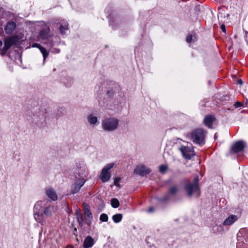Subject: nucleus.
Segmentation results:
<instances>
[{"label": "nucleus", "mask_w": 248, "mask_h": 248, "mask_svg": "<svg viewBox=\"0 0 248 248\" xmlns=\"http://www.w3.org/2000/svg\"><path fill=\"white\" fill-rule=\"evenodd\" d=\"M192 184H194L195 185H197V186L199 185V176L198 175H196L195 176L193 182L192 183Z\"/></svg>", "instance_id": "32"}, {"label": "nucleus", "mask_w": 248, "mask_h": 248, "mask_svg": "<svg viewBox=\"0 0 248 248\" xmlns=\"http://www.w3.org/2000/svg\"><path fill=\"white\" fill-rule=\"evenodd\" d=\"M32 47H37L38 48H39V49L41 48V47H42V46H41L40 45H39V44L38 43H33L32 45Z\"/></svg>", "instance_id": "34"}, {"label": "nucleus", "mask_w": 248, "mask_h": 248, "mask_svg": "<svg viewBox=\"0 0 248 248\" xmlns=\"http://www.w3.org/2000/svg\"><path fill=\"white\" fill-rule=\"evenodd\" d=\"M151 171V170L147 168L146 166L141 165L137 166L134 170V173L136 174H138L140 176H145Z\"/></svg>", "instance_id": "9"}, {"label": "nucleus", "mask_w": 248, "mask_h": 248, "mask_svg": "<svg viewBox=\"0 0 248 248\" xmlns=\"http://www.w3.org/2000/svg\"><path fill=\"white\" fill-rule=\"evenodd\" d=\"M243 104L240 102H236L234 104V107L235 108H237L242 106Z\"/></svg>", "instance_id": "35"}, {"label": "nucleus", "mask_w": 248, "mask_h": 248, "mask_svg": "<svg viewBox=\"0 0 248 248\" xmlns=\"http://www.w3.org/2000/svg\"><path fill=\"white\" fill-rule=\"evenodd\" d=\"M111 205L115 208H118L120 205L119 201L116 198H113L111 200Z\"/></svg>", "instance_id": "27"}, {"label": "nucleus", "mask_w": 248, "mask_h": 248, "mask_svg": "<svg viewBox=\"0 0 248 248\" xmlns=\"http://www.w3.org/2000/svg\"><path fill=\"white\" fill-rule=\"evenodd\" d=\"M2 44H3L2 41L0 40V47H1L2 46Z\"/></svg>", "instance_id": "40"}, {"label": "nucleus", "mask_w": 248, "mask_h": 248, "mask_svg": "<svg viewBox=\"0 0 248 248\" xmlns=\"http://www.w3.org/2000/svg\"><path fill=\"white\" fill-rule=\"evenodd\" d=\"M180 150L183 157L186 159H190L192 157L195 155L193 146L191 145L182 146Z\"/></svg>", "instance_id": "7"}, {"label": "nucleus", "mask_w": 248, "mask_h": 248, "mask_svg": "<svg viewBox=\"0 0 248 248\" xmlns=\"http://www.w3.org/2000/svg\"><path fill=\"white\" fill-rule=\"evenodd\" d=\"M119 125V120L114 117H110L104 119L101 123L102 129L107 132H112L116 131Z\"/></svg>", "instance_id": "1"}, {"label": "nucleus", "mask_w": 248, "mask_h": 248, "mask_svg": "<svg viewBox=\"0 0 248 248\" xmlns=\"http://www.w3.org/2000/svg\"><path fill=\"white\" fill-rule=\"evenodd\" d=\"M38 37L39 39L44 40V43L50 47L55 45L50 35V28L48 26L45 27L40 31Z\"/></svg>", "instance_id": "3"}, {"label": "nucleus", "mask_w": 248, "mask_h": 248, "mask_svg": "<svg viewBox=\"0 0 248 248\" xmlns=\"http://www.w3.org/2000/svg\"><path fill=\"white\" fill-rule=\"evenodd\" d=\"M85 183V180L84 179H79L74 184L72 187L71 192L72 194H76L78 192L81 187L83 186Z\"/></svg>", "instance_id": "11"}, {"label": "nucleus", "mask_w": 248, "mask_h": 248, "mask_svg": "<svg viewBox=\"0 0 248 248\" xmlns=\"http://www.w3.org/2000/svg\"><path fill=\"white\" fill-rule=\"evenodd\" d=\"M18 42V38L16 36H12L5 39L4 46L0 49V54L3 56L7 50L13 45H16Z\"/></svg>", "instance_id": "5"}, {"label": "nucleus", "mask_w": 248, "mask_h": 248, "mask_svg": "<svg viewBox=\"0 0 248 248\" xmlns=\"http://www.w3.org/2000/svg\"><path fill=\"white\" fill-rule=\"evenodd\" d=\"M184 188L189 197H191L194 193L199 192L200 189L199 186L191 183H188L185 185Z\"/></svg>", "instance_id": "8"}, {"label": "nucleus", "mask_w": 248, "mask_h": 248, "mask_svg": "<svg viewBox=\"0 0 248 248\" xmlns=\"http://www.w3.org/2000/svg\"><path fill=\"white\" fill-rule=\"evenodd\" d=\"M16 24L14 22H10L7 23L6 26L5 27V31L7 33L11 34L14 31L16 28Z\"/></svg>", "instance_id": "19"}, {"label": "nucleus", "mask_w": 248, "mask_h": 248, "mask_svg": "<svg viewBox=\"0 0 248 248\" xmlns=\"http://www.w3.org/2000/svg\"><path fill=\"white\" fill-rule=\"evenodd\" d=\"M46 194L47 197L55 201L58 199V196L56 193L52 189H48L46 191Z\"/></svg>", "instance_id": "20"}, {"label": "nucleus", "mask_w": 248, "mask_h": 248, "mask_svg": "<svg viewBox=\"0 0 248 248\" xmlns=\"http://www.w3.org/2000/svg\"><path fill=\"white\" fill-rule=\"evenodd\" d=\"M100 220L102 222H107L108 220V216L106 214H102L100 216Z\"/></svg>", "instance_id": "29"}, {"label": "nucleus", "mask_w": 248, "mask_h": 248, "mask_svg": "<svg viewBox=\"0 0 248 248\" xmlns=\"http://www.w3.org/2000/svg\"><path fill=\"white\" fill-rule=\"evenodd\" d=\"M85 219L89 226H90L93 218L92 214L88 205L86 204L84 208Z\"/></svg>", "instance_id": "12"}, {"label": "nucleus", "mask_w": 248, "mask_h": 248, "mask_svg": "<svg viewBox=\"0 0 248 248\" xmlns=\"http://www.w3.org/2000/svg\"><path fill=\"white\" fill-rule=\"evenodd\" d=\"M205 131L202 128L197 129L190 134L192 141L198 144H202L204 140Z\"/></svg>", "instance_id": "4"}, {"label": "nucleus", "mask_w": 248, "mask_h": 248, "mask_svg": "<svg viewBox=\"0 0 248 248\" xmlns=\"http://www.w3.org/2000/svg\"><path fill=\"white\" fill-rule=\"evenodd\" d=\"M217 227V231L219 232H222L224 230L223 227L221 226H218V225H217L216 226Z\"/></svg>", "instance_id": "36"}, {"label": "nucleus", "mask_w": 248, "mask_h": 248, "mask_svg": "<svg viewBox=\"0 0 248 248\" xmlns=\"http://www.w3.org/2000/svg\"><path fill=\"white\" fill-rule=\"evenodd\" d=\"M114 166V163H109L107 164L101 171L100 178L102 182L105 183L108 182L111 177V174L109 170Z\"/></svg>", "instance_id": "6"}, {"label": "nucleus", "mask_w": 248, "mask_h": 248, "mask_svg": "<svg viewBox=\"0 0 248 248\" xmlns=\"http://www.w3.org/2000/svg\"><path fill=\"white\" fill-rule=\"evenodd\" d=\"M167 169L168 167L166 165H162L159 167V171L162 173H164Z\"/></svg>", "instance_id": "30"}, {"label": "nucleus", "mask_w": 248, "mask_h": 248, "mask_svg": "<svg viewBox=\"0 0 248 248\" xmlns=\"http://www.w3.org/2000/svg\"><path fill=\"white\" fill-rule=\"evenodd\" d=\"M237 83L239 85H242L243 84V81L242 79H239L237 80Z\"/></svg>", "instance_id": "38"}, {"label": "nucleus", "mask_w": 248, "mask_h": 248, "mask_svg": "<svg viewBox=\"0 0 248 248\" xmlns=\"http://www.w3.org/2000/svg\"><path fill=\"white\" fill-rule=\"evenodd\" d=\"M77 216L78 220L79 225L80 226H83V217H82V215L78 211L77 213Z\"/></svg>", "instance_id": "28"}, {"label": "nucleus", "mask_w": 248, "mask_h": 248, "mask_svg": "<svg viewBox=\"0 0 248 248\" xmlns=\"http://www.w3.org/2000/svg\"><path fill=\"white\" fill-rule=\"evenodd\" d=\"M31 119L32 123L36 124H40L42 123L44 121L45 119V116L43 112L39 111L37 113L33 114L31 118Z\"/></svg>", "instance_id": "10"}, {"label": "nucleus", "mask_w": 248, "mask_h": 248, "mask_svg": "<svg viewBox=\"0 0 248 248\" xmlns=\"http://www.w3.org/2000/svg\"><path fill=\"white\" fill-rule=\"evenodd\" d=\"M40 50L43 56V64H44L46 59L49 55V52L46 50V49L45 47L43 46L41 47V49H40Z\"/></svg>", "instance_id": "25"}, {"label": "nucleus", "mask_w": 248, "mask_h": 248, "mask_svg": "<svg viewBox=\"0 0 248 248\" xmlns=\"http://www.w3.org/2000/svg\"><path fill=\"white\" fill-rule=\"evenodd\" d=\"M45 208L44 202L42 201L37 202L33 207V216L35 220L38 223H42L44 220L43 211Z\"/></svg>", "instance_id": "2"}, {"label": "nucleus", "mask_w": 248, "mask_h": 248, "mask_svg": "<svg viewBox=\"0 0 248 248\" xmlns=\"http://www.w3.org/2000/svg\"><path fill=\"white\" fill-rule=\"evenodd\" d=\"M184 181H185V182H188V181L187 180H185Z\"/></svg>", "instance_id": "42"}, {"label": "nucleus", "mask_w": 248, "mask_h": 248, "mask_svg": "<svg viewBox=\"0 0 248 248\" xmlns=\"http://www.w3.org/2000/svg\"><path fill=\"white\" fill-rule=\"evenodd\" d=\"M123 218V215L122 214H117L112 216V219L115 223L120 222Z\"/></svg>", "instance_id": "24"}, {"label": "nucleus", "mask_w": 248, "mask_h": 248, "mask_svg": "<svg viewBox=\"0 0 248 248\" xmlns=\"http://www.w3.org/2000/svg\"><path fill=\"white\" fill-rule=\"evenodd\" d=\"M87 120L88 122L91 124H95L98 121L97 117L94 116L92 114H90L87 117Z\"/></svg>", "instance_id": "23"}, {"label": "nucleus", "mask_w": 248, "mask_h": 248, "mask_svg": "<svg viewBox=\"0 0 248 248\" xmlns=\"http://www.w3.org/2000/svg\"><path fill=\"white\" fill-rule=\"evenodd\" d=\"M154 210V208L153 207H150L149 209H148V212H152V211H153Z\"/></svg>", "instance_id": "39"}, {"label": "nucleus", "mask_w": 248, "mask_h": 248, "mask_svg": "<svg viewBox=\"0 0 248 248\" xmlns=\"http://www.w3.org/2000/svg\"><path fill=\"white\" fill-rule=\"evenodd\" d=\"M238 219V217L236 215H231L229 216L223 222L224 226H230L234 223Z\"/></svg>", "instance_id": "16"}, {"label": "nucleus", "mask_w": 248, "mask_h": 248, "mask_svg": "<svg viewBox=\"0 0 248 248\" xmlns=\"http://www.w3.org/2000/svg\"><path fill=\"white\" fill-rule=\"evenodd\" d=\"M68 30V24L66 21H63L60 23L59 27V31L62 34L65 33L66 31Z\"/></svg>", "instance_id": "21"}, {"label": "nucleus", "mask_w": 248, "mask_h": 248, "mask_svg": "<svg viewBox=\"0 0 248 248\" xmlns=\"http://www.w3.org/2000/svg\"><path fill=\"white\" fill-rule=\"evenodd\" d=\"M179 188L177 185H173L170 186L168 189V194L170 195L175 196L178 193Z\"/></svg>", "instance_id": "18"}, {"label": "nucleus", "mask_w": 248, "mask_h": 248, "mask_svg": "<svg viewBox=\"0 0 248 248\" xmlns=\"http://www.w3.org/2000/svg\"><path fill=\"white\" fill-rule=\"evenodd\" d=\"M57 210V208L55 206H48L45 207L43 211L44 216L45 215L48 217H51L55 213Z\"/></svg>", "instance_id": "14"}, {"label": "nucleus", "mask_w": 248, "mask_h": 248, "mask_svg": "<svg viewBox=\"0 0 248 248\" xmlns=\"http://www.w3.org/2000/svg\"><path fill=\"white\" fill-rule=\"evenodd\" d=\"M220 29L221 30L224 32H226V27L225 26L224 24H222L220 26Z\"/></svg>", "instance_id": "37"}, {"label": "nucleus", "mask_w": 248, "mask_h": 248, "mask_svg": "<svg viewBox=\"0 0 248 248\" xmlns=\"http://www.w3.org/2000/svg\"><path fill=\"white\" fill-rule=\"evenodd\" d=\"M170 195L168 193L163 197L158 198V201L160 202L164 203L167 202L170 200Z\"/></svg>", "instance_id": "26"}, {"label": "nucleus", "mask_w": 248, "mask_h": 248, "mask_svg": "<svg viewBox=\"0 0 248 248\" xmlns=\"http://www.w3.org/2000/svg\"><path fill=\"white\" fill-rule=\"evenodd\" d=\"M214 137H215V139H216V138H217V136H216V134H215V136H214Z\"/></svg>", "instance_id": "41"}, {"label": "nucleus", "mask_w": 248, "mask_h": 248, "mask_svg": "<svg viewBox=\"0 0 248 248\" xmlns=\"http://www.w3.org/2000/svg\"><path fill=\"white\" fill-rule=\"evenodd\" d=\"M215 120L216 118L214 116L210 115H207L204 119L203 123L209 128L212 129V124Z\"/></svg>", "instance_id": "15"}, {"label": "nucleus", "mask_w": 248, "mask_h": 248, "mask_svg": "<svg viewBox=\"0 0 248 248\" xmlns=\"http://www.w3.org/2000/svg\"><path fill=\"white\" fill-rule=\"evenodd\" d=\"M121 179L120 177H116L114 179V185L117 186H120L119 182L121 181Z\"/></svg>", "instance_id": "31"}, {"label": "nucleus", "mask_w": 248, "mask_h": 248, "mask_svg": "<svg viewBox=\"0 0 248 248\" xmlns=\"http://www.w3.org/2000/svg\"><path fill=\"white\" fill-rule=\"evenodd\" d=\"M93 239L91 236H88L83 242V247L84 248H90L93 246Z\"/></svg>", "instance_id": "17"}, {"label": "nucleus", "mask_w": 248, "mask_h": 248, "mask_svg": "<svg viewBox=\"0 0 248 248\" xmlns=\"http://www.w3.org/2000/svg\"><path fill=\"white\" fill-rule=\"evenodd\" d=\"M118 90L117 87L115 85L112 88L109 89L106 93V95L110 98H113L114 94L117 93Z\"/></svg>", "instance_id": "22"}, {"label": "nucleus", "mask_w": 248, "mask_h": 248, "mask_svg": "<svg viewBox=\"0 0 248 248\" xmlns=\"http://www.w3.org/2000/svg\"><path fill=\"white\" fill-rule=\"evenodd\" d=\"M245 148V143L241 140L236 141L232 147V151L237 153L242 151Z\"/></svg>", "instance_id": "13"}, {"label": "nucleus", "mask_w": 248, "mask_h": 248, "mask_svg": "<svg viewBox=\"0 0 248 248\" xmlns=\"http://www.w3.org/2000/svg\"><path fill=\"white\" fill-rule=\"evenodd\" d=\"M193 40V36L191 34H188L186 38V41L187 43H189Z\"/></svg>", "instance_id": "33"}]
</instances>
